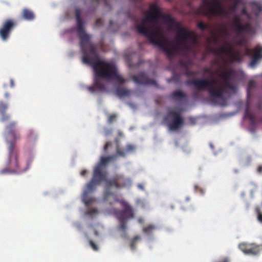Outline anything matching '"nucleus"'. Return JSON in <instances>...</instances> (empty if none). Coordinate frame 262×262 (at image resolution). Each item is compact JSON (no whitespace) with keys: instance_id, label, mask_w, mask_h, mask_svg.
<instances>
[{"instance_id":"obj_1","label":"nucleus","mask_w":262,"mask_h":262,"mask_svg":"<svg viewBox=\"0 0 262 262\" xmlns=\"http://www.w3.org/2000/svg\"><path fill=\"white\" fill-rule=\"evenodd\" d=\"M135 150V146L128 144L125 148H121L119 145L116 147V155L124 157L129 153L133 152ZM116 156H109L106 157H101L100 162L95 167L93 173V178L87 183L82 194V200L84 203L89 205L94 201L93 198L89 196L90 193L94 191L97 185H100L102 181L105 182V190L103 194L104 201L108 200L110 196H115L114 192L111 190V188L116 189L125 188L131 185V180L129 178H125L122 174H115L112 178H107V173L104 168L107 163L111 160L115 159Z\"/></svg>"},{"instance_id":"obj_2","label":"nucleus","mask_w":262,"mask_h":262,"mask_svg":"<svg viewBox=\"0 0 262 262\" xmlns=\"http://www.w3.org/2000/svg\"><path fill=\"white\" fill-rule=\"evenodd\" d=\"M81 10L75 9L77 20V32L80 39V46L82 53V62L91 66L95 72V84L99 88L104 85L100 80V77L112 79L118 78L116 72L114 62L105 61L100 59L96 46L90 43L91 36L85 32L84 21L81 18Z\"/></svg>"},{"instance_id":"obj_3","label":"nucleus","mask_w":262,"mask_h":262,"mask_svg":"<svg viewBox=\"0 0 262 262\" xmlns=\"http://www.w3.org/2000/svg\"><path fill=\"white\" fill-rule=\"evenodd\" d=\"M234 71L231 68H224L219 74V77L223 80L212 79H199V80H188L186 81L187 85H193L198 91L207 90L210 98L215 104L226 106L227 100L225 95L228 91H235V86L231 82Z\"/></svg>"},{"instance_id":"obj_4","label":"nucleus","mask_w":262,"mask_h":262,"mask_svg":"<svg viewBox=\"0 0 262 262\" xmlns=\"http://www.w3.org/2000/svg\"><path fill=\"white\" fill-rule=\"evenodd\" d=\"M150 8L153 11L151 29H155L159 32V38H160V28L158 26L159 18H162L165 24L168 26V30H172L173 26L177 29L176 40L177 45L172 48H175L176 50H181L185 52L190 51L194 45L198 42V37L194 31L189 30L186 27H183L181 22L176 20L169 15L162 13L159 7L156 4H152Z\"/></svg>"},{"instance_id":"obj_5","label":"nucleus","mask_w":262,"mask_h":262,"mask_svg":"<svg viewBox=\"0 0 262 262\" xmlns=\"http://www.w3.org/2000/svg\"><path fill=\"white\" fill-rule=\"evenodd\" d=\"M16 122L13 121L9 123L6 127L8 135L12 138V141H7L9 146L8 147V156L6 163L7 166L0 171L1 174L8 173L24 172L29 168L28 164L24 166H22L19 161V151L15 143L17 140L20 139L21 136L16 130Z\"/></svg>"},{"instance_id":"obj_6","label":"nucleus","mask_w":262,"mask_h":262,"mask_svg":"<svg viewBox=\"0 0 262 262\" xmlns=\"http://www.w3.org/2000/svg\"><path fill=\"white\" fill-rule=\"evenodd\" d=\"M154 12L152 10H148L146 13V16L141 20L139 25H136V30L139 34H143L149 39L151 43L158 46L161 49L169 59H172L174 56L175 48H170V43L167 39L161 40L159 38V32L155 29H151V27H147V23L149 22L152 25V16Z\"/></svg>"},{"instance_id":"obj_7","label":"nucleus","mask_w":262,"mask_h":262,"mask_svg":"<svg viewBox=\"0 0 262 262\" xmlns=\"http://www.w3.org/2000/svg\"><path fill=\"white\" fill-rule=\"evenodd\" d=\"M196 13L207 17L221 15L225 17H228L229 12L223 8L220 0H213L212 2L203 0L202 4L197 9Z\"/></svg>"},{"instance_id":"obj_8","label":"nucleus","mask_w":262,"mask_h":262,"mask_svg":"<svg viewBox=\"0 0 262 262\" xmlns=\"http://www.w3.org/2000/svg\"><path fill=\"white\" fill-rule=\"evenodd\" d=\"M114 200L115 201L119 202L124 208L123 210L117 211L116 216L120 223L118 229L125 233L127 228V220L128 219L134 218V212L131 206L126 201L124 200H119L116 198Z\"/></svg>"},{"instance_id":"obj_9","label":"nucleus","mask_w":262,"mask_h":262,"mask_svg":"<svg viewBox=\"0 0 262 262\" xmlns=\"http://www.w3.org/2000/svg\"><path fill=\"white\" fill-rule=\"evenodd\" d=\"M211 51L219 54H226L232 62H240L242 59L240 52L234 51L233 46L229 42H226L225 46H222L217 50L212 49Z\"/></svg>"},{"instance_id":"obj_10","label":"nucleus","mask_w":262,"mask_h":262,"mask_svg":"<svg viewBox=\"0 0 262 262\" xmlns=\"http://www.w3.org/2000/svg\"><path fill=\"white\" fill-rule=\"evenodd\" d=\"M170 116L172 117V120L168 124L169 129L172 131L178 129L184 123V120L180 113L175 111H169L167 115L164 117V121H167Z\"/></svg>"},{"instance_id":"obj_11","label":"nucleus","mask_w":262,"mask_h":262,"mask_svg":"<svg viewBox=\"0 0 262 262\" xmlns=\"http://www.w3.org/2000/svg\"><path fill=\"white\" fill-rule=\"evenodd\" d=\"M16 26L15 20L7 19L4 20L0 28V37L3 40H6L10 37L11 31Z\"/></svg>"},{"instance_id":"obj_12","label":"nucleus","mask_w":262,"mask_h":262,"mask_svg":"<svg viewBox=\"0 0 262 262\" xmlns=\"http://www.w3.org/2000/svg\"><path fill=\"white\" fill-rule=\"evenodd\" d=\"M132 79L137 84H144L145 85H154L158 88L156 81L149 78L144 72H140L137 75H132Z\"/></svg>"},{"instance_id":"obj_13","label":"nucleus","mask_w":262,"mask_h":262,"mask_svg":"<svg viewBox=\"0 0 262 262\" xmlns=\"http://www.w3.org/2000/svg\"><path fill=\"white\" fill-rule=\"evenodd\" d=\"M114 66L116 69V75L118 76H119V78L107 79V78H105V77H100V80L103 84V89H99V88H98L97 86L95 85V79L96 78V74H95V72L94 71L95 76H94V85L93 86H89V87H88V90L89 91H90L92 93H94L95 91H96V89L98 90L99 91H104V90L105 89V87L104 83L103 81V79H105L106 80H108V81L115 80V81H116V82H118V84H123V83L125 82V81H126V79L123 78L122 76H121V75H120V74H118V69H117L116 66L115 65V64L114 63Z\"/></svg>"},{"instance_id":"obj_14","label":"nucleus","mask_w":262,"mask_h":262,"mask_svg":"<svg viewBox=\"0 0 262 262\" xmlns=\"http://www.w3.org/2000/svg\"><path fill=\"white\" fill-rule=\"evenodd\" d=\"M239 248L248 255H257L260 251V247L252 243H242L239 245Z\"/></svg>"},{"instance_id":"obj_15","label":"nucleus","mask_w":262,"mask_h":262,"mask_svg":"<svg viewBox=\"0 0 262 262\" xmlns=\"http://www.w3.org/2000/svg\"><path fill=\"white\" fill-rule=\"evenodd\" d=\"M253 51V54L249 64L251 67H255L260 59H262V48L261 47H255Z\"/></svg>"},{"instance_id":"obj_16","label":"nucleus","mask_w":262,"mask_h":262,"mask_svg":"<svg viewBox=\"0 0 262 262\" xmlns=\"http://www.w3.org/2000/svg\"><path fill=\"white\" fill-rule=\"evenodd\" d=\"M171 99L176 100V101H186L188 97L185 93L183 92L181 90H176L170 94Z\"/></svg>"},{"instance_id":"obj_17","label":"nucleus","mask_w":262,"mask_h":262,"mask_svg":"<svg viewBox=\"0 0 262 262\" xmlns=\"http://www.w3.org/2000/svg\"><path fill=\"white\" fill-rule=\"evenodd\" d=\"M245 117L248 118L251 124L254 125L256 123V116L253 113H252L250 110V103L248 102L246 108H245Z\"/></svg>"},{"instance_id":"obj_18","label":"nucleus","mask_w":262,"mask_h":262,"mask_svg":"<svg viewBox=\"0 0 262 262\" xmlns=\"http://www.w3.org/2000/svg\"><path fill=\"white\" fill-rule=\"evenodd\" d=\"M21 17L27 20H32L35 17V13L28 8L23 9L21 12Z\"/></svg>"},{"instance_id":"obj_19","label":"nucleus","mask_w":262,"mask_h":262,"mask_svg":"<svg viewBox=\"0 0 262 262\" xmlns=\"http://www.w3.org/2000/svg\"><path fill=\"white\" fill-rule=\"evenodd\" d=\"M232 25L235 28L237 34H241V18L239 15H233Z\"/></svg>"},{"instance_id":"obj_20","label":"nucleus","mask_w":262,"mask_h":262,"mask_svg":"<svg viewBox=\"0 0 262 262\" xmlns=\"http://www.w3.org/2000/svg\"><path fill=\"white\" fill-rule=\"evenodd\" d=\"M116 94L118 97L122 98L124 96H128L131 94V91L126 89V88L120 87L118 86L116 88Z\"/></svg>"},{"instance_id":"obj_21","label":"nucleus","mask_w":262,"mask_h":262,"mask_svg":"<svg viewBox=\"0 0 262 262\" xmlns=\"http://www.w3.org/2000/svg\"><path fill=\"white\" fill-rule=\"evenodd\" d=\"M156 227L153 225H149L145 228H143L144 233L146 234H149L152 233L153 231L155 230Z\"/></svg>"},{"instance_id":"obj_22","label":"nucleus","mask_w":262,"mask_h":262,"mask_svg":"<svg viewBox=\"0 0 262 262\" xmlns=\"http://www.w3.org/2000/svg\"><path fill=\"white\" fill-rule=\"evenodd\" d=\"M141 236H135L133 238H132L131 243L130 245V247L132 250H135L136 249V243L137 241L140 240Z\"/></svg>"},{"instance_id":"obj_23","label":"nucleus","mask_w":262,"mask_h":262,"mask_svg":"<svg viewBox=\"0 0 262 262\" xmlns=\"http://www.w3.org/2000/svg\"><path fill=\"white\" fill-rule=\"evenodd\" d=\"M8 107V105L5 102H4L3 101H0V111L3 115L5 112H6V110H7Z\"/></svg>"},{"instance_id":"obj_24","label":"nucleus","mask_w":262,"mask_h":262,"mask_svg":"<svg viewBox=\"0 0 262 262\" xmlns=\"http://www.w3.org/2000/svg\"><path fill=\"white\" fill-rule=\"evenodd\" d=\"M251 27L249 24H245V25H242L241 29V33L243 32V31H246L247 32H248V31H250L251 30Z\"/></svg>"},{"instance_id":"obj_25","label":"nucleus","mask_w":262,"mask_h":262,"mask_svg":"<svg viewBox=\"0 0 262 262\" xmlns=\"http://www.w3.org/2000/svg\"><path fill=\"white\" fill-rule=\"evenodd\" d=\"M250 5L253 7H256L259 12H262V6L257 2H251Z\"/></svg>"},{"instance_id":"obj_26","label":"nucleus","mask_w":262,"mask_h":262,"mask_svg":"<svg viewBox=\"0 0 262 262\" xmlns=\"http://www.w3.org/2000/svg\"><path fill=\"white\" fill-rule=\"evenodd\" d=\"M11 118V116L9 114H7L6 112L4 113L1 118V121L2 122H6V121H9Z\"/></svg>"},{"instance_id":"obj_27","label":"nucleus","mask_w":262,"mask_h":262,"mask_svg":"<svg viewBox=\"0 0 262 262\" xmlns=\"http://www.w3.org/2000/svg\"><path fill=\"white\" fill-rule=\"evenodd\" d=\"M117 119V114H111L108 116L107 122L109 123H112L113 121H115Z\"/></svg>"},{"instance_id":"obj_28","label":"nucleus","mask_w":262,"mask_h":262,"mask_svg":"<svg viewBox=\"0 0 262 262\" xmlns=\"http://www.w3.org/2000/svg\"><path fill=\"white\" fill-rule=\"evenodd\" d=\"M198 27H199L201 30L204 31L207 29L208 25H206L205 23H203V22H199L198 23Z\"/></svg>"},{"instance_id":"obj_29","label":"nucleus","mask_w":262,"mask_h":262,"mask_svg":"<svg viewBox=\"0 0 262 262\" xmlns=\"http://www.w3.org/2000/svg\"><path fill=\"white\" fill-rule=\"evenodd\" d=\"M89 244L91 247H92L93 249L97 251V250H98L99 248L98 246H97L96 244H95V243L93 241V240H90L89 241Z\"/></svg>"},{"instance_id":"obj_30","label":"nucleus","mask_w":262,"mask_h":262,"mask_svg":"<svg viewBox=\"0 0 262 262\" xmlns=\"http://www.w3.org/2000/svg\"><path fill=\"white\" fill-rule=\"evenodd\" d=\"M98 213V210H97V209H90V210H88V211H87V212H86V214L88 215H90L95 214V213Z\"/></svg>"},{"instance_id":"obj_31","label":"nucleus","mask_w":262,"mask_h":262,"mask_svg":"<svg viewBox=\"0 0 262 262\" xmlns=\"http://www.w3.org/2000/svg\"><path fill=\"white\" fill-rule=\"evenodd\" d=\"M255 82L254 80H250L248 84V89H252L255 86Z\"/></svg>"},{"instance_id":"obj_32","label":"nucleus","mask_w":262,"mask_h":262,"mask_svg":"<svg viewBox=\"0 0 262 262\" xmlns=\"http://www.w3.org/2000/svg\"><path fill=\"white\" fill-rule=\"evenodd\" d=\"M98 3H103L105 6L110 7V3L108 0H96Z\"/></svg>"},{"instance_id":"obj_33","label":"nucleus","mask_w":262,"mask_h":262,"mask_svg":"<svg viewBox=\"0 0 262 262\" xmlns=\"http://www.w3.org/2000/svg\"><path fill=\"white\" fill-rule=\"evenodd\" d=\"M111 145L112 143L111 142V141L106 142V144H105L103 147L104 151H105V152L106 151H107L108 146H111Z\"/></svg>"},{"instance_id":"obj_34","label":"nucleus","mask_w":262,"mask_h":262,"mask_svg":"<svg viewBox=\"0 0 262 262\" xmlns=\"http://www.w3.org/2000/svg\"><path fill=\"white\" fill-rule=\"evenodd\" d=\"M95 24L97 26H100L103 24V20L101 18H98L95 22Z\"/></svg>"},{"instance_id":"obj_35","label":"nucleus","mask_w":262,"mask_h":262,"mask_svg":"<svg viewBox=\"0 0 262 262\" xmlns=\"http://www.w3.org/2000/svg\"><path fill=\"white\" fill-rule=\"evenodd\" d=\"M203 72L205 74H206V73H210V72H211V69H210V68H208V67L203 68Z\"/></svg>"},{"instance_id":"obj_36","label":"nucleus","mask_w":262,"mask_h":262,"mask_svg":"<svg viewBox=\"0 0 262 262\" xmlns=\"http://www.w3.org/2000/svg\"><path fill=\"white\" fill-rule=\"evenodd\" d=\"M222 33L224 35H228V31L227 28L223 29Z\"/></svg>"},{"instance_id":"obj_37","label":"nucleus","mask_w":262,"mask_h":262,"mask_svg":"<svg viewBox=\"0 0 262 262\" xmlns=\"http://www.w3.org/2000/svg\"><path fill=\"white\" fill-rule=\"evenodd\" d=\"M258 220L259 222H262V214L259 211L258 212Z\"/></svg>"},{"instance_id":"obj_38","label":"nucleus","mask_w":262,"mask_h":262,"mask_svg":"<svg viewBox=\"0 0 262 262\" xmlns=\"http://www.w3.org/2000/svg\"><path fill=\"white\" fill-rule=\"evenodd\" d=\"M244 43V40H242V39L241 40H238L236 42V44L238 45V46H243Z\"/></svg>"},{"instance_id":"obj_39","label":"nucleus","mask_w":262,"mask_h":262,"mask_svg":"<svg viewBox=\"0 0 262 262\" xmlns=\"http://www.w3.org/2000/svg\"><path fill=\"white\" fill-rule=\"evenodd\" d=\"M185 74L187 76H191V75L194 74V72H191V71H187L186 72Z\"/></svg>"},{"instance_id":"obj_40","label":"nucleus","mask_w":262,"mask_h":262,"mask_svg":"<svg viewBox=\"0 0 262 262\" xmlns=\"http://www.w3.org/2000/svg\"><path fill=\"white\" fill-rule=\"evenodd\" d=\"M10 94L8 92H6L4 94V96L6 98V99H9L10 98Z\"/></svg>"},{"instance_id":"obj_41","label":"nucleus","mask_w":262,"mask_h":262,"mask_svg":"<svg viewBox=\"0 0 262 262\" xmlns=\"http://www.w3.org/2000/svg\"><path fill=\"white\" fill-rule=\"evenodd\" d=\"M10 86L11 88H13V86H14V81L13 79H10Z\"/></svg>"},{"instance_id":"obj_42","label":"nucleus","mask_w":262,"mask_h":262,"mask_svg":"<svg viewBox=\"0 0 262 262\" xmlns=\"http://www.w3.org/2000/svg\"><path fill=\"white\" fill-rule=\"evenodd\" d=\"M257 171L259 173H261L262 172V166H258V167H257Z\"/></svg>"},{"instance_id":"obj_43","label":"nucleus","mask_w":262,"mask_h":262,"mask_svg":"<svg viewBox=\"0 0 262 262\" xmlns=\"http://www.w3.org/2000/svg\"><path fill=\"white\" fill-rule=\"evenodd\" d=\"M87 172V171L86 170H82V171H81L80 172V174L82 176H84V175H85V174Z\"/></svg>"},{"instance_id":"obj_44","label":"nucleus","mask_w":262,"mask_h":262,"mask_svg":"<svg viewBox=\"0 0 262 262\" xmlns=\"http://www.w3.org/2000/svg\"><path fill=\"white\" fill-rule=\"evenodd\" d=\"M229 260L228 258H225L224 259L222 260L221 261H218V262H229Z\"/></svg>"},{"instance_id":"obj_45","label":"nucleus","mask_w":262,"mask_h":262,"mask_svg":"<svg viewBox=\"0 0 262 262\" xmlns=\"http://www.w3.org/2000/svg\"><path fill=\"white\" fill-rule=\"evenodd\" d=\"M247 11L246 10V9H243V10H242V14H247Z\"/></svg>"},{"instance_id":"obj_46","label":"nucleus","mask_w":262,"mask_h":262,"mask_svg":"<svg viewBox=\"0 0 262 262\" xmlns=\"http://www.w3.org/2000/svg\"><path fill=\"white\" fill-rule=\"evenodd\" d=\"M138 188H140L141 189H144V187L142 184H138Z\"/></svg>"},{"instance_id":"obj_47","label":"nucleus","mask_w":262,"mask_h":262,"mask_svg":"<svg viewBox=\"0 0 262 262\" xmlns=\"http://www.w3.org/2000/svg\"><path fill=\"white\" fill-rule=\"evenodd\" d=\"M257 108L259 110H261L262 107H261V104L260 103H258V105H257Z\"/></svg>"},{"instance_id":"obj_48","label":"nucleus","mask_w":262,"mask_h":262,"mask_svg":"<svg viewBox=\"0 0 262 262\" xmlns=\"http://www.w3.org/2000/svg\"><path fill=\"white\" fill-rule=\"evenodd\" d=\"M33 131H29V137L30 138V137H31L32 136V135H33Z\"/></svg>"},{"instance_id":"obj_49","label":"nucleus","mask_w":262,"mask_h":262,"mask_svg":"<svg viewBox=\"0 0 262 262\" xmlns=\"http://www.w3.org/2000/svg\"><path fill=\"white\" fill-rule=\"evenodd\" d=\"M218 41V38H217V37H216V38H215V42H217Z\"/></svg>"},{"instance_id":"obj_50","label":"nucleus","mask_w":262,"mask_h":262,"mask_svg":"<svg viewBox=\"0 0 262 262\" xmlns=\"http://www.w3.org/2000/svg\"><path fill=\"white\" fill-rule=\"evenodd\" d=\"M186 201H189V200H190L189 198H186Z\"/></svg>"},{"instance_id":"obj_51","label":"nucleus","mask_w":262,"mask_h":262,"mask_svg":"<svg viewBox=\"0 0 262 262\" xmlns=\"http://www.w3.org/2000/svg\"><path fill=\"white\" fill-rule=\"evenodd\" d=\"M220 70H216L215 73H217V72H219Z\"/></svg>"},{"instance_id":"obj_52","label":"nucleus","mask_w":262,"mask_h":262,"mask_svg":"<svg viewBox=\"0 0 262 262\" xmlns=\"http://www.w3.org/2000/svg\"><path fill=\"white\" fill-rule=\"evenodd\" d=\"M112 23H113L112 20H111V21H110V24H111V25H112Z\"/></svg>"},{"instance_id":"obj_53","label":"nucleus","mask_w":262,"mask_h":262,"mask_svg":"<svg viewBox=\"0 0 262 262\" xmlns=\"http://www.w3.org/2000/svg\"><path fill=\"white\" fill-rule=\"evenodd\" d=\"M259 121L260 122H262V119H260V120H259Z\"/></svg>"},{"instance_id":"obj_54","label":"nucleus","mask_w":262,"mask_h":262,"mask_svg":"<svg viewBox=\"0 0 262 262\" xmlns=\"http://www.w3.org/2000/svg\"><path fill=\"white\" fill-rule=\"evenodd\" d=\"M116 142H118V139H116Z\"/></svg>"},{"instance_id":"obj_55","label":"nucleus","mask_w":262,"mask_h":262,"mask_svg":"<svg viewBox=\"0 0 262 262\" xmlns=\"http://www.w3.org/2000/svg\"><path fill=\"white\" fill-rule=\"evenodd\" d=\"M4 86H7V85H4Z\"/></svg>"}]
</instances>
